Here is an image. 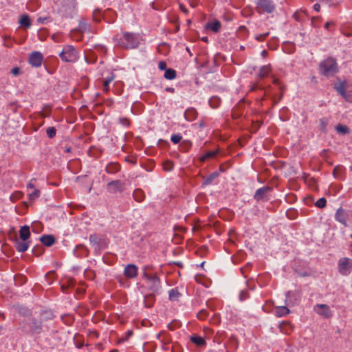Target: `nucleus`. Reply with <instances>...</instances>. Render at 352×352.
Returning <instances> with one entry per match:
<instances>
[{"instance_id":"obj_54","label":"nucleus","mask_w":352,"mask_h":352,"mask_svg":"<svg viewBox=\"0 0 352 352\" xmlns=\"http://www.w3.org/2000/svg\"><path fill=\"white\" fill-rule=\"evenodd\" d=\"M189 4L191 7L195 8L198 5V0H189Z\"/></svg>"},{"instance_id":"obj_1","label":"nucleus","mask_w":352,"mask_h":352,"mask_svg":"<svg viewBox=\"0 0 352 352\" xmlns=\"http://www.w3.org/2000/svg\"><path fill=\"white\" fill-rule=\"evenodd\" d=\"M113 40L117 45L126 49L136 48L140 44L138 36L127 32L118 34Z\"/></svg>"},{"instance_id":"obj_25","label":"nucleus","mask_w":352,"mask_h":352,"mask_svg":"<svg viewBox=\"0 0 352 352\" xmlns=\"http://www.w3.org/2000/svg\"><path fill=\"white\" fill-rule=\"evenodd\" d=\"M289 313V309L285 306H278L275 308L274 314L278 317H283Z\"/></svg>"},{"instance_id":"obj_42","label":"nucleus","mask_w":352,"mask_h":352,"mask_svg":"<svg viewBox=\"0 0 352 352\" xmlns=\"http://www.w3.org/2000/svg\"><path fill=\"white\" fill-rule=\"evenodd\" d=\"M46 133H47V136L50 138H54L55 135H56V130L54 127L53 126H51V127H48L46 130Z\"/></svg>"},{"instance_id":"obj_28","label":"nucleus","mask_w":352,"mask_h":352,"mask_svg":"<svg viewBox=\"0 0 352 352\" xmlns=\"http://www.w3.org/2000/svg\"><path fill=\"white\" fill-rule=\"evenodd\" d=\"M19 23H20V25L22 26V27H24V28H30L31 26V21H30V17L28 14H23L19 21Z\"/></svg>"},{"instance_id":"obj_62","label":"nucleus","mask_w":352,"mask_h":352,"mask_svg":"<svg viewBox=\"0 0 352 352\" xmlns=\"http://www.w3.org/2000/svg\"><path fill=\"white\" fill-rule=\"evenodd\" d=\"M331 23V22H326V23L324 24V28L328 30Z\"/></svg>"},{"instance_id":"obj_59","label":"nucleus","mask_w":352,"mask_h":352,"mask_svg":"<svg viewBox=\"0 0 352 352\" xmlns=\"http://www.w3.org/2000/svg\"><path fill=\"white\" fill-rule=\"evenodd\" d=\"M89 240H90L91 242L96 243V236H94V235H91L89 236Z\"/></svg>"},{"instance_id":"obj_12","label":"nucleus","mask_w":352,"mask_h":352,"mask_svg":"<svg viewBox=\"0 0 352 352\" xmlns=\"http://www.w3.org/2000/svg\"><path fill=\"white\" fill-rule=\"evenodd\" d=\"M148 285L150 289L155 293H158L161 288L160 278L153 275L148 277Z\"/></svg>"},{"instance_id":"obj_14","label":"nucleus","mask_w":352,"mask_h":352,"mask_svg":"<svg viewBox=\"0 0 352 352\" xmlns=\"http://www.w3.org/2000/svg\"><path fill=\"white\" fill-rule=\"evenodd\" d=\"M138 272V267L134 264H128L124 270V275L127 278H133L137 276Z\"/></svg>"},{"instance_id":"obj_55","label":"nucleus","mask_w":352,"mask_h":352,"mask_svg":"<svg viewBox=\"0 0 352 352\" xmlns=\"http://www.w3.org/2000/svg\"><path fill=\"white\" fill-rule=\"evenodd\" d=\"M34 180H35L34 179H31V181L30 182V183L27 186L28 190H29V189H32V190L35 189L34 188V186L32 184V182L34 181Z\"/></svg>"},{"instance_id":"obj_33","label":"nucleus","mask_w":352,"mask_h":352,"mask_svg":"<svg viewBox=\"0 0 352 352\" xmlns=\"http://www.w3.org/2000/svg\"><path fill=\"white\" fill-rule=\"evenodd\" d=\"M176 77V71L173 69H168L164 73V78L168 80H173Z\"/></svg>"},{"instance_id":"obj_18","label":"nucleus","mask_w":352,"mask_h":352,"mask_svg":"<svg viewBox=\"0 0 352 352\" xmlns=\"http://www.w3.org/2000/svg\"><path fill=\"white\" fill-rule=\"evenodd\" d=\"M334 89L340 94L342 97L346 99V84L345 82H339L334 85Z\"/></svg>"},{"instance_id":"obj_13","label":"nucleus","mask_w":352,"mask_h":352,"mask_svg":"<svg viewBox=\"0 0 352 352\" xmlns=\"http://www.w3.org/2000/svg\"><path fill=\"white\" fill-rule=\"evenodd\" d=\"M348 212L342 208H339L335 214V219L344 226H347L346 219L348 218Z\"/></svg>"},{"instance_id":"obj_61","label":"nucleus","mask_w":352,"mask_h":352,"mask_svg":"<svg viewBox=\"0 0 352 352\" xmlns=\"http://www.w3.org/2000/svg\"><path fill=\"white\" fill-rule=\"evenodd\" d=\"M256 89H261V87L258 85V84H255L254 85V86L252 87V90H255Z\"/></svg>"},{"instance_id":"obj_64","label":"nucleus","mask_w":352,"mask_h":352,"mask_svg":"<svg viewBox=\"0 0 352 352\" xmlns=\"http://www.w3.org/2000/svg\"><path fill=\"white\" fill-rule=\"evenodd\" d=\"M266 54H267V52L265 50L262 52V56H265Z\"/></svg>"},{"instance_id":"obj_4","label":"nucleus","mask_w":352,"mask_h":352,"mask_svg":"<svg viewBox=\"0 0 352 352\" xmlns=\"http://www.w3.org/2000/svg\"><path fill=\"white\" fill-rule=\"evenodd\" d=\"M23 330L32 335L39 334L42 331L41 322L34 318L30 319L23 326Z\"/></svg>"},{"instance_id":"obj_21","label":"nucleus","mask_w":352,"mask_h":352,"mask_svg":"<svg viewBox=\"0 0 352 352\" xmlns=\"http://www.w3.org/2000/svg\"><path fill=\"white\" fill-rule=\"evenodd\" d=\"M205 27L206 29L211 30L214 32H218L220 30L221 24L220 21H219L218 20H214L212 22L206 23Z\"/></svg>"},{"instance_id":"obj_36","label":"nucleus","mask_w":352,"mask_h":352,"mask_svg":"<svg viewBox=\"0 0 352 352\" xmlns=\"http://www.w3.org/2000/svg\"><path fill=\"white\" fill-rule=\"evenodd\" d=\"M337 132L341 134L348 133L349 131V128L345 125L338 124L336 128Z\"/></svg>"},{"instance_id":"obj_9","label":"nucleus","mask_w":352,"mask_h":352,"mask_svg":"<svg viewBox=\"0 0 352 352\" xmlns=\"http://www.w3.org/2000/svg\"><path fill=\"white\" fill-rule=\"evenodd\" d=\"M272 188L269 186H264L256 190L254 193V198L256 201H267L269 197L267 194L270 192Z\"/></svg>"},{"instance_id":"obj_8","label":"nucleus","mask_w":352,"mask_h":352,"mask_svg":"<svg viewBox=\"0 0 352 352\" xmlns=\"http://www.w3.org/2000/svg\"><path fill=\"white\" fill-rule=\"evenodd\" d=\"M314 311L325 318H330L333 316V312L329 306L325 304H316L314 307Z\"/></svg>"},{"instance_id":"obj_11","label":"nucleus","mask_w":352,"mask_h":352,"mask_svg":"<svg viewBox=\"0 0 352 352\" xmlns=\"http://www.w3.org/2000/svg\"><path fill=\"white\" fill-rule=\"evenodd\" d=\"M107 190L111 193L122 192L124 190V184L120 180H113L107 184Z\"/></svg>"},{"instance_id":"obj_16","label":"nucleus","mask_w":352,"mask_h":352,"mask_svg":"<svg viewBox=\"0 0 352 352\" xmlns=\"http://www.w3.org/2000/svg\"><path fill=\"white\" fill-rule=\"evenodd\" d=\"M279 329L283 333L288 335L292 332L294 327L291 322L283 321L280 323Z\"/></svg>"},{"instance_id":"obj_31","label":"nucleus","mask_w":352,"mask_h":352,"mask_svg":"<svg viewBox=\"0 0 352 352\" xmlns=\"http://www.w3.org/2000/svg\"><path fill=\"white\" fill-rule=\"evenodd\" d=\"M208 102L212 109H217L220 106L221 99L217 96H213L210 98Z\"/></svg>"},{"instance_id":"obj_45","label":"nucleus","mask_w":352,"mask_h":352,"mask_svg":"<svg viewBox=\"0 0 352 352\" xmlns=\"http://www.w3.org/2000/svg\"><path fill=\"white\" fill-rule=\"evenodd\" d=\"M287 217L290 219H294L296 216V211L294 209H289L286 212Z\"/></svg>"},{"instance_id":"obj_24","label":"nucleus","mask_w":352,"mask_h":352,"mask_svg":"<svg viewBox=\"0 0 352 352\" xmlns=\"http://www.w3.org/2000/svg\"><path fill=\"white\" fill-rule=\"evenodd\" d=\"M29 243H30L26 241H16L15 243V248L19 252H24L28 249Z\"/></svg>"},{"instance_id":"obj_5","label":"nucleus","mask_w":352,"mask_h":352,"mask_svg":"<svg viewBox=\"0 0 352 352\" xmlns=\"http://www.w3.org/2000/svg\"><path fill=\"white\" fill-rule=\"evenodd\" d=\"M339 273L342 276H348L352 271V259L348 257H342L338 263Z\"/></svg>"},{"instance_id":"obj_29","label":"nucleus","mask_w":352,"mask_h":352,"mask_svg":"<svg viewBox=\"0 0 352 352\" xmlns=\"http://www.w3.org/2000/svg\"><path fill=\"white\" fill-rule=\"evenodd\" d=\"M169 294V299L172 301H177L179 300L181 296L180 293L178 292L177 288H173L170 289L168 292Z\"/></svg>"},{"instance_id":"obj_27","label":"nucleus","mask_w":352,"mask_h":352,"mask_svg":"<svg viewBox=\"0 0 352 352\" xmlns=\"http://www.w3.org/2000/svg\"><path fill=\"white\" fill-rule=\"evenodd\" d=\"M134 199L138 202L142 201L145 198V195L143 190L140 188L135 189L133 194Z\"/></svg>"},{"instance_id":"obj_51","label":"nucleus","mask_w":352,"mask_h":352,"mask_svg":"<svg viewBox=\"0 0 352 352\" xmlns=\"http://www.w3.org/2000/svg\"><path fill=\"white\" fill-rule=\"evenodd\" d=\"M11 73L13 76H16L19 74L20 73V69L18 67H14L11 69Z\"/></svg>"},{"instance_id":"obj_52","label":"nucleus","mask_w":352,"mask_h":352,"mask_svg":"<svg viewBox=\"0 0 352 352\" xmlns=\"http://www.w3.org/2000/svg\"><path fill=\"white\" fill-rule=\"evenodd\" d=\"M47 21H48V18L47 17H38L37 19L38 23H41V24L45 23V22Z\"/></svg>"},{"instance_id":"obj_46","label":"nucleus","mask_w":352,"mask_h":352,"mask_svg":"<svg viewBox=\"0 0 352 352\" xmlns=\"http://www.w3.org/2000/svg\"><path fill=\"white\" fill-rule=\"evenodd\" d=\"M218 176V173H212V175H210L205 181V183L206 184H210L212 183V182L213 181V179L214 178H216Z\"/></svg>"},{"instance_id":"obj_10","label":"nucleus","mask_w":352,"mask_h":352,"mask_svg":"<svg viewBox=\"0 0 352 352\" xmlns=\"http://www.w3.org/2000/svg\"><path fill=\"white\" fill-rule=\"evenodd\" d=\"M43 56L39 52H32L29 56V63L33 67H38L42 64Z\"/></svg>"},{"instance_id":"obj_15","label":"nucleus","mask_w":352,"mask_h":352,"mask_svg":"<svg viewBox=\"0 0 352 352\" xmlns=\"http://www.w3.org/2000/svg\"><path fill=\"white\" fill-rule=\"evenodd\" d=\"M121 169V166L118 162H111L108 163L105 166V171L108 174H116Z\"/></svg>"},{"instance_id":"obj_40","label":"nucleus","mask_w":352,"mask_h":352,"mask_svg":"<svg viewBox=\"0 0 352 352\" xmlns=\"http://www.w3.org/2000/svg\"><path fill=\"white\" fill-rule=\"evenodd\" d=\"M269 35H270V32L268 31V32H266L263 34H256L254 36V38L256 41L261 42V41H263Z\"/></svg>"},{"instance_id":"obj_32","label":"nucleus","mask_w":352,"mask_h":352,"mask_svg":"<svg viewBox=\"0 0 352 352\" xmlns=\"http://www.w3.org/2000/svg\"><path fill=\"white\" fill-rule=\"evenodd\" d=\"M217 153V151H210L200 158V161L203 162L207 160L214 158L216 156Z\"/></svg>"},{"instance_id":"obj_2","label":"nucleus","mask_w":352,"mask_h":352,"mask_svg":"<svg viewBox=\"0 0 352 352\" xmlns=\"http://www.w3.org/2000/svg\"><path fill=\"white\" fill-rule=\"evenodd\" d=\"M320 73L325 76H331L338 72L337 63L332 58L322 61L319 66Z\"/></svg>"},{"instance_id":"obj_60","label":"nucleus","mask_w":352,"mask_h":352,"mask_svg":"<svg viewBox=\"0 0 352 352\" xmlns=\"http://www.w3.org/2000/svg\"><path fill=\"white\" fill-rule=\"evenodd\" d=\"M86 60L88 63H94L96 62V59H91V60H89L88 58H86Z\"/></svg>"},{"instance_id":"obj_22","label":"nucleus","mask_w":352,"mask_h":352,"mask_svg":"<svg viewBox=\"0 0 352 352\" xmlns=\"http://www.w3.org/2000/svg\"><path fill=\"white\" fill-rule=\"evenodd\" d=\"M190 341L197 346H204L206 345V342L204 338L196 334L190 337Z\"/></svg>"},{"instance_id":"obj_57","label":"nucleus","mask_w":352,"mask_h":352,"mask_svg":"<svg viewBox=\"0 0 352 352\" xmlns=\"http://www.w3.org/2000/svg\"><path fill=\"white\" fill-rule=\"evenodd\" d=\"M239 31L246 34L248 32V30L245 26H241L239 29Z\"/></svg>"},{"instance_id":"obj_37","label":"nucleus","mask_w":352,"mask_h":352,"mask_svg":"<svg viewBox=\"0 0 352 352\" xmlns=\"http://www.w3.org/2000/svg\"><path fill=\"white\" fill-rule=\"evenodd\" d=\"M28 196L31 201H34L40 196V190L38 189H34L32 192L28 193Z\"/></svg>"},{"instance_id":"obj_63","label":"nucleus","mask_w":352,"mask_h":352,"mask_svg":"<svg viewBox=\"0 0 352 352\" xmlns=\"http://www.w3.org/2000/svg\"><path fill=\"white\" fill-rule=\"evenodd\" d=\"M273 83H274V85H279V80H278V79H276V78H275V79H274V80H273Z\"/></svg>"},{"instance_id":"obj_43","label":"nucleus","mask_w":352,"mask_h":352,"mask_svg":"<svg viewBox=\"0 0 352 352\" xmlns=\"http://www.w3.org/2000/svg\"><path fill=\"white\" fill-rule=\"evenodd\" d=\"M100 19H101L100 10L98 9L95 10L93 12L94 21H95L96 22H99L100 21Z\"/></svg>"},{"instance_id":"obj_41","label":"nucleus","mask_w":352,"mask_h":352,"mask_svg":"<svg viewBox=\"0 0 352 352\" xmlns=\"http://www.w3.org/2000/svg\"><path fill=\"white\" fill-rule=\"evenodd\" d=\"M326 203V199L324 197H321L316 202L315 205L319 208H323L325 207Z\"/></svg>"},{"instance_id":"obj_7","label":"nucleus","mask_w":352,"mask_h":352,"mask_svg":"<svg viewBox=\"0 0 352 352\" xmlns=\"http://www.w3.org/2000/svg\"><path fill=\"white\" fill-rule=\"evenodd\" d=\"M78 31H79L81 34L85 32L94 34L96 32L95 28L92 27L91 25L85 19L80 20L78 23V29L73 30L71 33L73 34Z\"/></svg>"},{"instance_id":"obj_58","label":"nucleus","mask_w":352,"mask_h":352,"mask_svg":"<svg viewBox=\"0 0 352 352\" xmlns=\"http://www.w3.org/2000/svg\"><path fill=\"white\" fill-rule=\"evenodd\" d=\"M314 10H315L316 11L319 12L320 8V6L318 3H316V4H314Z\"/></svg>"},{"instance_id":"obj_50","label":"nucleus","mask_w":352,"mask_h":352,"mask_svg":"<svg viewBox=\"0 0 352 352\" xmlns=\"http://www.w3.org/2000/svg\"><path fill=\"white\" fill-rule=\"evenodd\" d=\"M158 67L160 70H165L166 68V63L164 61H160Z\"/></svg>"},{"instance_id":"obj_47","label":"nucleus","mask_w":352,"mask_h":352,"mask_svg":"<svg viewBox=\"0 0 352 352\" xmlns=\"http://www.w3.org/2000/svg\"><path fill=\"white\" fill-rule=\"evenodd\" d=\"M208 316V313L206 310H201L197 314V317L200 320H205Z\"/></svg>"},{"instance_id":"obj_23","label":"nucleus","mask_w":352,"mask_h":352,"mask_svg":"<svg viewBox=\"0 0 352 352\" xmlns=\"http://www.w3.org/2000/svg\"><path fill=\"white\" fill-rule=\"evenodd\" d=\"M40 241L43 245L50 247L55 243V238L52 235H43L40 237Z\"/></svg>"},{"instance_id":"obj_19","label":"nucleus","mask_w":352,"mask_h":352,"mask_svg":"<svg viewBox=\"0 0 352 352\" xmlns=\"http://www.w3.org/2000/svg\"><path fill=\"white\" fill-rule=\"evenodd\" d=\"M197 112L194 108H188L184 113L185 119L189 122L195 120L197 118Z\"/></svg>"},{"instance_id":"obj_44","label":"nucleus","mask_w":352,"mask_h":352,"mask_svg":"<svg viewBox=\"0 0 352 352\" xmlns=\"http://www.w3.org/2000/svg\"><path fill=\"white\" fill-rule=\"evenodd\" d=\"M182 138V137L180 134H173L170 137V140L174 144H177L181 141Z\"/></svg>"},{"instance_id":"obj_6","label":"nucleus","mask_w":352,"mask_h":352,"mask_svg":"<svg viewBox=\"0 0 352 352\" xmlns=\"http://www.w3.org/2000/svg\"><path fill=\"white\" fill-rule=\"evenodd\" d=\"M256 4L259 13H272L275 10V5L271 0H258Z\"/></svg>"},{"instance_id":"obj_3","label":"nucleus","mask_w":352,"mask_h":352,"mask_svg":"<svg viewBox=\"0 0 352 352\" xmlns=\"http://www.w3.org/2000/svg\"><path fill=\"white\" fill-rule=\"evenodd\" d=\"M59 56L63 61L74 63L79 58L78 52L73 45H65L63 47Z\"/></svg>"},{"instance_id":"obj_20","label":"nucleus","mask_w":352,"mask_h":352,"mask_svg":"<svg viewBox=\"0 0 352 352\" xmlns=\"http://www.w3.org/2000/svg\"><path fill=\"white\" fill-rule=\"evenodd\" d=\"M30 236V228L28 226H21L19 230V237L22 241H27Z\"/></svg>"},{"instance_id":"obj_39","label":"nucleus","mask_w":352,"mask_h":352,"mask_svg":"<svg viewBox=\"0 0 352 352\" xmlns=\"http://www.w3.org/2000/svg\"><path fill=\"white\" fill-rule=\"evenodd\" d=\"M321 1L324 2L329 6H337L340 4L343 0H320Z\"/></svg>"},{"instance_id":"obj_38","label":"nucleus","mask_w":352,"mask_h":352,"mask_svg":"<svg viewBox=\"0 0 352 352\" xmlns=\"http://www.w3.org/2000/svg\"><path fill=\"white\" fill-rule=\"evenodd\" d=\"M319 122H320V125H319L320 130L322 131H325L327 126L329 124L328 120L327 118H323L320 119Z\"/></svg>"},{"instance_id":"obj_56","label":"nucleus","mask_w":352,"mask_h":352,"mask_svg":"<svg viewBox=\"0 0 352 352\" xmlns=\"http://www.w3.org/2000/svg\"><path fill=\"white\" fill-rule=\"evenodd\" d=\"M179 8L185 14H187L188 12V9L183 4H179Z\"/></svg>"},{"instance_id":"obj_26","label":"nucleus","mask_w":352,"mask_h":352,"mask_svg":"<svg viewBox=\"0 0 352 352\" xmlns=\"http://www.w3.org/2000/svg\"><path fill=\"white\" fill-rule=\"evenodd\" d=\"M155 301L154 294H149L144 296V304L146 308L151 307Z\"/></svg>"},{"instance_id":"obj_53","label":"nucleus","mask_w":352,"mask_h":352,"mask_svg":"<svg viewBox=\"0 0 352 352\" xmlns=\"http://www.w3.org/2000/svg\"><path fill=\"white\" fill-rule=\"evenodd\" d=\"M110 15L111 17H113L114 16V12H113L112 10H107L104 14V19H106L107 15Z\"/></svg>"},{"instance_id":"obj_35","label":"nucleus","mask_w":352,"mask_h":352,"mask_svg":"<svg viewBox=\"0 0 352 352\" xmlns=\"http://www.w3.org/2000/svg\"><path fill=\"white\" fill-rule=\"evenodd\" d=\"M191 146L192 143L190 141L184 140L180 144L181 150L186 152L191 147Z\"/></svg>"},{"instance_id":"obj_34","label":"nucleus","mask_w":352,"mask_h":352,"mask_svg":"<svg viewBox=\"0 0 352 352\" xmlns=\"http://www.w3.org/2000/svg\"><path fill=\"white\" fill-rule=\"evenodd\" d=\"M173 162L170 160H166L163 162V168L166 171H170L173 168Z\"/></svg>"},{"instance_id":"obj_49","label":"nucleus","mask_w":352,"mask_h":352,"mask_svg":"<svg viewBox=\"0 0 352 352\" xmlns=\"http://www.w3.org/2000/svg\"><path fill=\"white\" fill-rule=\"evenodd\" d=\"M120 122L124 126H128L130 124V122L127 118H120Z\"/></svg>"},{"instance_id":"obj_30","label":"nucleus","mask_w":352,"mask_h":352,"mask_svg":"<svg viewBox=\"0 0 352 352\" xmlns=\"http://www.w3.org/2000/svg\"><path fill=\"white\" fill-rule=\"evenodd\" d=\"M271 72L270 65H265L260 68L258 76L261 78H265Z\"/></svg>"},{"instance_id":"obj_17","label":"nucleus","mask_w":352,"mask_h":352,"mask_svg":"<svg viewBox=\"0 0 352 352\" xmlns=\"http://www.w3.org/2000/svg\"><path fill=\"white\" fill-rule=\"evenodd\" d=\"M115 79V74L109 72L108 76L103 79V91L107 93L109 91V84Z\"/></svg>"},{"instance_id":"obj_48","label":"nucleus","mask_w":352,"mask_h":352,"mask_svg":"<svg viewBox=\"0 0 352 352\" xmlns=\"http://www.w3.org/2000/svg\"><path fill=\"white\" fill-rule=\"evenodd\" d=\"M248 298V292L245 291H241L239 295V298L241 300H244Z\"/></svg>"}]
</instances>
